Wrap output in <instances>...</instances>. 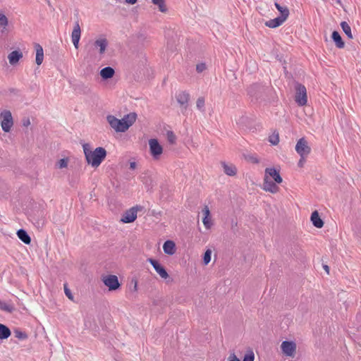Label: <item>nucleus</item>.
<instances>
[{
  "label": "nucleus",
  "instance_id": "28",
  "mask_svg": "<svg viewBox=\"0 0 361 361\" xmlns=\"http://www.w3.org/2000/svg\"><path fill=\"white\" fill-rule=\"evenodd\" d=\"M11 334V330L6 325L0 324V339H6Z\"/></svg>",
  "mask_w": 361,
  "mask_h": 361
},
{
  "label": "nucleus",
  "instance_id": "9",
  "mask_svg": "<svg viewBox=\"0 0 361 361\" xmlns=\"http://www.w3.org/2000/svg\"><path fill=\"white\" fill-rule=\"evenodd\" d=\"M102 281L109 290H115L118 289L121 284L118 277L116 275H107L102 277Z\"/></svg>",
  "mask_w": 361,
  "mask_h": 361
},
{
  "label": "nucleus",
  "instance_id": "33",
  "mask_svg": "<svg viewBox=\"0 0 361 361\" xmlns=\"http://www.w3.org/2000/svg\"><path fill=\"white\" fill-rule=\"evenodd\" d=\"M204 98L202 97H199L196 102L197 108L202 112H204Z\"/></svg>",
  "mask_w": 361,
  "mask_h": 361
},
{
  "label": "nucleus",
  "instance_id": "25",
  "mask_svg": "<svg viewBox=\"0 0 361 361\" xmlns=\"http://www.w3.org/2000/svg\"><path fill=\"white\" fill-rule=\"evenodd\" d=\"M331 37H332V39L334 41L336 46L338 48L342 49L344 47L345 44H344L340 34L337 31H334L332 32Z\"/></svg>",
  "mask_w": 361,
  "mask_h": 361
},
{
  "label": "nucleus",
  "instance_id": "17",
  "mask_svg": "<svg viewBox=\"0 0 361 361\" xmlns=\"http://www.w3.org/2000/svg\"><path fill=\"white\" fill-rule=\"evenodd\" d=\"M286 20L278 16L274 19L265 22V25L270 28H276L281 25Z\"/></svg>",
  "mask_w": 361,
  "mask_h": 361
},
{
  "label": "nucleus",
  "instance_id": "11",
  "mask_svg": "<svg viewBox=\"0 0 361 361\" xmlns=\"http://www.w3.org/2000/svg\"><path fill=\"white\" fill-rule=\"evenodd\" d=\"M8 32V18L1 11H0V38L7 36Z\"/></svg>",
  "mask_w": 361,
  "mask_h": 361
},
{
  "label": "nucleus",
  "instance_id": "36",
  "mask_svg": "<svg viewBox=\"0 0 361 361\" xmlns=\"http://www.w3.org/2000/svg\"><path fill=\"white\" fill-rule=\"evenodd\" d=\"M212 250H207L204 254L203 262L204 264H208L211 261Z\"/></svg>",
  "mask_w": 361,
  "mask_h": 361
},
{
  "label": "nucleus",
  "instance_id": "4",
  "mask_svg": "<svg viewBox=\"0 0 361 361\" xmlns=\"http://www.w3.org/2000/svg\"><path fill=\"white\" fill-rule=\"evenodd\" d=\"M0 121L2 130L6 133L9 132L13 125V117L11 111L8 110L3 111L0 114Z\"/></svg>",
  "mask_w": 361,
  "mask_h": 361
},
{
  "label": "nucleus",
  "instance_id": "42",
  "mask_svg": "<svg viewBox=\"0 0 361 361\" xmlns=\"http://www.w3.org/2000/svg\"><path fill=\"white\" fill-rule=\"evenodd\" d=\"M202 222L207 228H209L211 227L212 224L209 221V216H204V218L202 219Z\"/></svg>",
  "mask_w": 361,
  "mask_h": 361
},
{
  "label": "nucleus",
  "instance_id": "40",
  "mask_svg": "<svg viewBox=\"0 0 361 361\" xmlns=\"http://www.w3.org/2000/svg\"><path fill=\"white\" fill-rule=\"evenodd\" d=\"M14 333H15L16 337L20 340H24L27 338V334L21 331L16 330V331H15Z\"/></svg>",
  "mask_w": 361,
  "mask_h": 361
},
{
  "label": "nucleus",
  "instance_id": "2",
  "mask_svg": "<svg viewBox=\"0 0 361 361\" xmlns=\"http://www.w3.org/2000/svg\"><path fill=\"white\" fill-rule=\"evenodd\" d=\"M137 115L135 113H130L122 119H118L114 116L109 115L106 120L110 126L116 132L126 131L135 121Z\"/></svg>",
  "mask_w": 361,
  "mask_h": 361
},
{
  "label": "nucleus",
  "instance_id": "31",
  "mask_svg": "<svg viewBox=\"0 0 361 361\" xmlns=\"http://www.w3.org/2000/svg\"><path fill=\"white\" fill-rule=\"evenodd\" d=\"M152 1L154 5L158 6L159 10L161 12H162V13L166 12L167 8L165 4V0H152Z\"/></svg>",
  "mask_w": 361,
  "mask_h": 361
},
{
  "label": "nucleus",
  "instance_id": "35",
  "mask_svg": "<svg viewBox=\"0 0 361 361\" xmlns=\"http://www.w3.org/2000/svg\"><path fill=\"white\" fill-rule=\"evenodd\" d=\"M269 141L273 145H276L279 142V134L274 133L269 137Z\"/></svg>",
  "mask_w": 361,
  "mask_h": 361
},
{
  "label": "nucleus",
  "instance_id": "12",
  "mask_svg": "<svg viewBox=\"0 0 361 361\" xmlns=\"http://www.w3.org/2000/svg\"><path fill=\"white\" fill-rule=\"evenodd\" d=\"M178 103L180 105L182 110L185 111L190 99V94L185 91H181L176 95Z\"/></svg>",
  "mask_w": 361,
  "mask_h": 361
},
{
  "label": "nucleus",
  "instance_id": "16",
  "mask_svg": "<svg viewBox=\"0 0 361 361\" xmlns=\"http://www.w3.org/2000/svg\"><path fill=\"white\" fill-rule=\"evenodd\" d=\"M262 92L263 88L257 84L252 85L248 89V94L255 99L260 98L262 96Z\"/></svg>",
  "mask_w": 361,
  "mask_h": 361
},
{
  "label": "nucleus",
  "instance_id": "1",
  "mask_svg": "<svg viewBox=\"0 0 361 361\" xmlns=\"http://www.w3.org/2000/svg\"><path fill=\"white\" fill-rule=\"evenodd\" d=\"M82 148L87 164L94 168H97L106 157V150L104 147L92 150L89 144H84Z\"/></svg>",
  "mask_w": 361,
  "mask_h": 361
},
{
  "label": "nucleus",
  "instance_id": "47",
  "mask_svg": "<svg viewBox=\"0 0 361 361\" xmlns=\"http://www.w3.org/2000/svg\"><path fill=\"white\" fill-rule=\"evenodd\" d=\"M305 157H300V159L298 163V165L299 167H303L305 162Z\"/></svg>",
  "mask_w": 361,
  "mask_h": 361
},
{
  "label": "nucleus",
  "instance_id": "49",
  "mask_svg": "<svg viewBox=\"0 0 361 361\" xmlns=\"http://www.w3.org/2000/svg\"><path fill=\"white\" fill-rule=\"evenodd\" d=\"M132 283H134V286H133V290L134 291H137V280H133L132 281Z\"/></svg>",
  "mask_w": 361,
  "mask_h": 361
},
{
  "label": "nucleus",
  "instance_id": "48",
  "mask_svg": "<svg viewBox=\"0 0 361 361\" xmlns=\"http://www.w3.org/2000/svg\"><path fill=\"white\" fill-rule=\"evenodd\" d=\"M80 39H72L73 44L75 49L78 48Z\"/></svg>",
  "mask_w": 361,
  "mask_h": 361
},
{
  "label": "nucleus",
  "instance_id": "54",
  "mask_svg": "<svg viewBox=\"0 0 361 361\" xmlns=\"http://www.w3.org/2000/svg\"><path fill=\"white\" fill-rule=\"evenodd\" d=\"M338 1H339V0H337Z\"/></svg>",
  "mask_w": 361,
  "mask_h": 361
},
{
  "label": "nucleus",
  "instance_id": "52",
  "mask_svg": "<svg viewBox=\"0 0 361 361\" xmlns=\"http://www.w3.org/2000/svg\"><path fill=\"white\" fill-rule=\"evenodd\" d=\"M136 167V163L135 162H131L130 164V169H135Z\"/></svg>",
  "mask_w": 361,
  "mask_h": 361
},
{
  "label": "nucleus",
  "instance_id": "15",
  "mask_svg": "<svg viewBox=\"0 0 361 361\" xmlns=\"http://www.w3.org/2000/svg\"><path fill=\"white\" fill-rule=\"evenodd\" d=\"M93 46L95 49H99V53L102 55L105 53L108 46V41L104 37H100L94 41Z\"/></svg>",
  "mask_w": 361,
  "mask_h": 361
},
{
  "label": "nucleus",
  "instance_id": "14",
  "mask_svg": "<svg viewBox=\"0 0 361 361\" xmlns=\"http://www.w3.org/2000/svg\"><path fill=\"white\" fill-rule=\"evenodd\" d=\"M264 177H268V178L271 177L277 183H281L283 181L279 171H276L274 168H267L264 171Z\"/></svg>",
  "mask_w": 361,
  "mask_h": 361
},
{
  "label": "nucleus",
  "instance_id": "41",
  "mask_svg": "<svg viewBox=\"0 0 361 361\" xmlns=\"http://www.w3.org/2000/svg\"><path fill=\"white\" fill-rule=\"evenodd\" d=\"M64 293L70 300H73V295H72L71 290L67 287L66 284H64Z\"/></svg>",
  "mask_w": 361,
  "mask_h": 361
},
{
  "label": "nucleus",
  "instance_id": "20",
  "mask_svg": "<svg viewBox=\"0 0 361 361\" xmlns=\"http://www.w3.org/2000/svg\"><path fill=\"white\" fill-rule=\"evenodd\" d=\"M311 221L316 228H321L324 226V221L320 218L317 211H314L312 213Z\"/></svg>",
  "mask_w": 361,
  "mask_h": 361
},
{
  "label": "nucleus",
  "instance_id": "37",
  "mask_svg": "<svg viewBox=\"0 0 361 361\" xmlns=\"http://www.w3.org/2000/svg\"><path fill=\"white\" fill-rule=\"evenodd\" d=\"M255 359V355L252 350H249L247 352V353L245 355L243 361H254Z\"/></svg>",
  "mask_w": 361,
  "mask_h": 361
},
{
  "label": "nucleus",
  "instance_id": "30",
  "mask_svg": "<svg viewBox=\"0 0 361 361\" xmlns=\"http://www.w3.org/2000/svg\"><path fill=\"white\" fill-rule=\"evenodd\" d=\"M341 27L345 34L348 36L349 39H353V36L351 32V28L348 23L345 21H343L341 23Z\"/></svg>",
  "mask_w": 361,
  "mask_h": 361
},
{
  "label": "nucleus",
  "instance_id": "39",
  "mask_svg": "<svg viewBox=\"0 0 361 361\" xmlns=\"http://www.w3.org/2000/svg\"><path fill=\"white\" fill-rule=\"evenodd\" d=\"M68 160L67 158L61 159L58 162L56 166L59 169L66 168L68 166Z\"/></svg>",
  "mask_w": 361,
  "mask_h": 361
},
{
  "label": "nucleus",
  "instance_id": "24",
  "mask_svg": "<svg viewBox=\"0 0 361 361\" xmlns=\"http://www.w3.org/2000/svg\"><path fill=\"white\" fill-rule=\"evenodd\" d=\"M274 5L276 9L280 12L279 16L285 20H287L290 13L288 7L286 6H281L277 2H275Z\"/></svg>",
  "mask_w": 361,
  "mask_h": 361
},
{
  "label": "nucleus",
  "instance_id": "10",
  "mask_svg": "<svg viewBox=\"0 0 361 361\" xmlns=\"http://www.w3.org/2000/svg\"><path fill=\"white\" fill-rule=\"evenodd\" d=\"M147 262H149L152 265V267H154V269H155L157 273L160 276L161 278L164 279H166L167 278H169V274L166 270L162 265H161L159 263L158 261L152 258H149L147 259Z\"/></svg>",
  "mask_w": 361,
  "mask_h": 361
},
{
  "label": "nucleus",
  "instance_id": "27",
  "mask_svg": "<svg viewBox=\"0 0 361 361\" xmlns=\"http://www.w3.org/2000/svg\"><path fill=\"white\" fill-rule=\"evenodd\" d=\"M0 310L4 312L11 313L14 311V305L11 302H6L0 300Z\"/></svg>",
  "mask_w": 361,
  "mask_h": 361
},
{
  "label": "nucleus",
  "instance_id": "7",
  "mask_svg": "<svg viewBox=\"0 0 361 361\" xmlns=\"http://www.w3.org/2000/svg\"><path fill=\"white\" fill-rule=\"evenodd\" d=\"M297 345L294 341H284L281 345L282 353L288 357H294L296 353Z\"/></svg>",
  "mask_w": 361,
  "mask_h": 361
},
{
  "label": "nucleus",
  "instance_id": "45",
  "mask_svg": "<svg viewBox=\"0 0 361 361\" xmlns=\"http://www.w3.org/2000/svg\"><path fill=\"white\" fill-rule=\"evenodd\" d=\"M202 213L204 215V216H209L210 211H209L208 206H207V205L204 206V207L202 209Z\"/></svg>",
  "mask_w": 361,
  "mask_h": 361
},
{
  "label": "nucleus",
  "instance_id": "51",
  "mask_svg": "<svg viewBox=\"0 0 361 361\" xmlns=\"http://www.w3.org/2000/svg\"><path fill=\"white\" fill-rule=\"evenodd\" d=\"M137 0H125V2L129 4H135L137 2Z\"/></svg>",
  "mask_w": 361,
  "mask_h": 361
},
{
  "label": "nucleus",
  "instance_id": "34",
  "mask_svg": "<svg viewBox=\"0 0 361 361\" xmlns=\"http://www.w3.org/2000/svg\"><path fill=\"white\" fill-rule=\"evenodd\" d=\"M167 140L170 144H175L176 140V136L172 131H167L166 133Z\"/></svg>",
  "mask_w": 361,
  "mask_h": 361
},
{
  "label": "nucleus",
  "instance_id": "44",
  "mask_svg": "<svg viewBox=\"0 0 361 361\" xmlns=\"http://www.w3.org/2000/svg\"><path fill=\"white\" fill-rule=\"evenodd\" d=\"M247 120V117L245 116H242L238 121V123L240 125H244L245 124L246 121Z\"/></svg>",
  "mask_w": 361,
  "mask_h": 361
},
{
  "label": "nucleus",
  "instance_id": "50",
  "mask_svg": "<svg viewBox=\"0 0 361 361\" xmlns=\"http://www.w3.org/2000/svg\"><path fill=\"white\" fill-rule=\"evenodd\" d=\"M30 124V121L29 118L23 120V126H28Z\"/></svg>",
  "mask_w": 361,
  "mask_h": 361
},
{
  "label": "nucleus",
  "instance_id": "5",
  "mask_svg": "<svg viewBox=\"0 0 361 361\" xmlns=\"http://www.w3.org/2000/svg\"><path fill=\"white\" fill-rule=\"evenodd\" d=\"M143 207L140 205H136L127 210L121 218V221L123 223H132L137 218V214L138 211L142 210Z\"/></svg>",
  "mask_w": 361,
  "mask_h": 361
},
{
  "label": "nucleus",
  "instance_id": "19",
  "mask_svg": "<svg viewBox=\"0 0 361 361\" xmlns=\"http://www.w3.org/2000/svg\"><path fill=\"white\" fill-rule=\"evenodd\" d=\"M114 74V69L110 66L105 67L100 71V75L104 80H108L113 78Z\"/></svg>",
  "mask_w": 361,
  "mask_h": 361
},
{
  "label": "nucleus",
  "instance_id": "21",
  "mask_svg": "<svg viewBox=\"0 0 361 361\" xmlns=\"http://www.w3.org/2000/svg\"><path fill=\"white\" fill-rule=\"evenodd\" d=\"M22 57H23V54H22V52H20L19 51H13L8 56V59L9 63L11 65H14L16 63H18V61Z\"/></svg>",
  "mask_w": 361,
  "mask_h": 361
},
{
  "label": "nucleus",
  "instance_id": "32",
  "mask_svg": "<svg viewBox=\"0 0 361 361\" xmlns=\"http://www.w3.org/2000/svg\"><path fill=\"white\" fill-rule=\"evenodd\" d=\"M45 222L46 220L43 216L37 219L33 218V224L38 229H42L44 227Z\"/></svg>",
  "mask_w": 361,
  "mask_h": 361
},
{
  "label": "nucleus",
  "instance_id": "43",
  "mask_svg": "<svg viewBox=\"0 0 361 361\" xmlns=\"http://www.w3.org/2000/svg\"><path fill=\"white\" fill-rule=\"evenodd\" d=\"M206 69V65L204 63H199L196 66V71L198 73H202Z\"/></svg>",
  "mask_w": 361,
  "mask_h": 361
},
{
  "label": "nucleus",
  "instance_id": "13",
  "mask_svg": "<svg viewBox=\"0 0 361 361\" xmlns=\"http://www.w3.org/2000/svg\"><path fill=\"white\" fill-rule=\"evenodd\" d=\"M276 183V182L271 180L268 177H264L262 189L271 193H276L279 188Z\"/></svg>",
  "mask_w": 361,
  "mask_h": 361
},
{
  "label": "nucleus",
  "instance_id": "18",
  "mask_svg": "<svg viewBox=\"0 0 361 361\" xmlns=\"http://www.w3.org/2000/svg\"><path fill=\"white\" fill-rule=\"evenodd\" d=\"M164 252L169 255H172L176 252V245L172 240H166L163 245Z\"/></svg>",
  "mask_w": 361,
  "mask_h": 361
},
{
  "label": "nucleus",
  "instance_id": "38",
  "mask_svg": "<svg viewBox=\"0 0 361 361\" xmlns=\"http://www.w3.org/2000/svg\"><path fill=\"white\" fill-rule=\"evenodd\" d=\"M245 159L246 160H247L248 161L251 162V163H253V164H257L259 162V159L257 158V156H255V154H248L245 157Z\"/></svg>",
  "mask_w": 361,
  "mask_h": 361
},
{
  "label": "nucleus",
  "instance_id": "53",
  "mask_svg": "<svg viewBox=\"0 0 361 361\" xmlns=\"http://www.w3.org/2000/svg\"><path fill=\"white\" fill-rule=\"evenodd\" d=\"M323 268L326 271L327 274L329 273V267L328 265H326V264L323 265Z\"/></svg>",
  "mask_w": 361,
  "mask_h": 361
},
{
  "label": "nucleus",
  "instance_id": "8",
  "mask_svg": "<svg viewBox=\"0 0 361 361\" xmlns=\"http://www.w3.org/2000/svg\"><path fill=\"white\" fill-rule=\"evenodd\" d=\"M295 151L300 157H307L310 153L311 148L304 137L298 140L295 145Z\"/></svg>",
  "mask_w": 361,
  "mask_h": 361
},
{
  "label": "nucleus",
  "instance_id": "6",
  "mask_svg": "<svg viewBox=\"0 0 361 361\" xmlns=\"http://www.w3.org/2000/svg\"><path fill=\"white\" fill-rule=\"evenodd\" d=\"M150 154L154 159H158L163 153V147L155 138L149 140Z\"/></svg>",
  "mask_w": 361,
  "mask_h": 361
},
{
  "label": "nucleus",
  "instance_id": "22",
  "mask_svg": "<svg viewBox=\"0 0 361 361\" xmlns=\"http://www.w3.org/2000/svg\"><path fill=\"white\" fill-rule=\"evenodd\" d=\"M224 173L230 176H233L237 173V169L233 164H227L226 162H221Z\"/></svg>",
  "mask_w": 361,
  "mask_h": 361
},
{
  "label": "nucleus",
  "instance_id": "26",
  "mask_svg": "<svg viewBox=\"0 0 361 361\" xmlns=\"http://www.w3.org/2000/svg\"><path fill=\"white\" fill-rule=\"evenodd\" d=\"M35 50H36V59H35L36 63L37 65H41L43 61V59H44L43 49H42V46H40L39 44H36Z\"/></svg>",
  "mask_w": 361,
  "mask_h": 361
},
{
  "label": "nucleus",
  "instance_id": "23",
  "mask_svg": "<svg viewBox=\"0 0 361 361\" xmlns=\"http://www.w3.org/2000/svg\"><path fill=\"white\" fill-rule=\"evenodd\" d=\"M17 235L18 238L26 245H30L31 243V238L27 234V231L24 229H19L17 231Z\"/></svg>",
  "mask_w": 361,
  "mask_h": 361
},
{
  "label": "nucleus",
  "instance_id": "29",
  "mask_svg": "<svg viewBox=\"0 0 361 361\" xmlns=\"http://www.w3.org/2000/svg\"><path fill=\"white\" fill-rule=\"evenodd\" d=\"M81 30L79 22L76 21L74 24L73 30L71 34V39H80Z\"/></svg>",
  "mask_w": 361,
  "mask_h": 361
},
{
  "label": "nucleus",
  "instance_id": "46",
  "mask_svg": "<svg viewBox=\"0 0 361 361\" xmlns=\"http://www.w3.org/2000/svg\"><path fill=\"white\" fill-rule=\"evenodd\" d=\"M228 361H240V360L237 357L235 353H231L228 358Z\"/></svg>",
  "mask_w": 361,
  "mask_h": 361
},
{
  "label": "nucleus",
  "instance_id": "3",
  "mask_svg": "<svg viewBox=\"0 0 361 361\" xmlns=\"http://www.w3.org/2000/svg\"><path fill=\"white\" fill-rule=\"evenodd\" d=\"M295 101L299 106H305L307 102V90L305 85L297 82L295 85Z\"/></svg>",
  "mask_w": 361,
  "mask_h": 361
}]
</instances>
